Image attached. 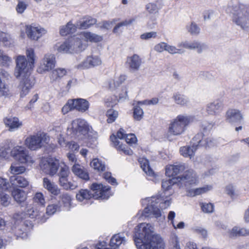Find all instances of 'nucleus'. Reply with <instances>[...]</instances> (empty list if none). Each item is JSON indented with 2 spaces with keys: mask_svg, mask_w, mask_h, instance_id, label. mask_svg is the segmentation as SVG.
<instances>
[{
  "mask_svg": "<svg viewBox=\"0 0 249 249\" xmlns=\"http://www.w3.org/2000/svg\"><path fill=\"white\" fill-rule=\"evenodd\" d=\"M225 119L231 124L237 123L243 119V116L239 110L230 109L226 112Z\"/></svg>",
  "mask_w": 249,
  "mask_h": 249,
  "instance_id": "4be33fe9",
  "label": "nucleus"
},
{
  "mask_svg": "<svg viewBox=\"0 0 249 249\" xmlns=\"http://www.w3.org/2000/svg\"><path fill=\"white\" fill-rule=\"evenodd\" d=\"M134 240L138 249H165V243L161 237L154 233L149 224L141 223L135 228Z\"/></svg>",
  "mask_w": 249,
  "mask_h": 249,
  "instance_id": "f03ea898",
  "label": "nucleus"
},
{
  "mask_svg": "<svg viewBox=\"0 0 249 249\" xmlns=\"http://www.w3.org/2000/svg\"><path fill=\"white\" fill-rule=\"evenodd\" d=\"M71 170L73 174L77 177L85 180L89 179V175L87 170L79 163L74 164Z\"/></svg>",
  "mask_w": 249,
  "mask_h": 249,
  "instance_id": "393cba45",
  "label": "nucleus"
},
{
  "mask_svg": "<svg viewBox=\"0 0 249 249\" xmlns=\"http://www.w3.org/2000/svg\"><path fill=\"white\" fill-rule=\"evenodd\" d=\"M136 19V18H132L128 19H125L121 22L117 24L113 29V32L114 33H117L120 27L123 26H127L132 24Z\"/></svg>",
  "mask_w": 249,
  "mask_h": 249,
  "instance_id": "a18cd8bd",
  "label": "nucleus"
},
{
  "mask_svg": "<svg viewBox=\"0 0 249 249\" xmlns=\"http://www.w3.org/2000/svg\"><path fill=\"white\" fill-rule=\"evenodd\" d=\"M178 46L190 50L195 49L198 53H202L208 49V46L205 43L198 41H182L179 43Z\"/></svg>",
  "mask_w": 249,
  "mask_h": 249,
  "instance_id": "a211bd4d",
  "label": "nucleus"
},
{
  "mask_svg": "<svg viewBox=\"0 0 249 249\" xmlns=\"http://www.w3.org/2000/svg\"><path fill=\"white\" fill-rule=\"evenodd\" d=\"M126 242L125 237L122 234L119 233L114 235L110 241V246L111 249H117L121 245H124Z\"/></svg>",
  "mask_w": 249,
  "mask_h": 249,
  "instance_id": "c756f323",
  "label": "nucleus"
},
{
  "mask_svg": "<svg viewBox=\"0 0 249 249\" xmlns=\"http://www.w3.org/2000/svg\"><path fill=\"white\" fill-rule=\"evenodd\" d=\"M212 187L211 186H206L200 188L190 189L188 191V195L194 197L196 196L200 195L211 190Z\"/></svg>",
  "mask_w": 249,
  "mask_h": 249,
  "instance_id": "f704fd0d",
  "label": "nucleus"
},
{
  "mask_svg": "<svg viewBox=\"0 0 249 249\" xmlns=\"http://www.w3.org/2000/svg\"><path fill=\"white\" fill-rule=\"evenodd\" d=\"M12 195L14 199L19 203H24L26 199V194L25 192L20 189H14L12 193Z\"/></svg>",
  "mask_w": 249,
  "mask_h": 249,
  "instance_id": "e433bc0d",
  "label": "nucleus"
},
{
  "mask_svg": "<svg viewBox=\"0 0 249 249\" xmlns=\"http://www.w3.org/2000/svg\"><path fill=\"white\" fill-rule=\"evenodd\" d=\"M49 141V137L45 133H37L31 135L26 138L24 144L27 147L31 150H37Z\"/></svg>",
  "mask_w": 249,
  "mask_h": 249,
  "instance_id": "1a4fd4ad",
  "label": "nucleus"
},
{
  "mask_svg": "<svg viewBox=\"0 0 249 249\" xmlns=\"http://www.w3.org/2000/svg\"><path fill=\"white\" fill-rule=\"evenodd\" d=\"M26 33L30 39L37 40L42 36L45 35L47 31L43 28L27 25L26 26Z\"/></svg>",
  "mask_w": 249,
  "mask_h": 249,
  "instance_id": "aec40b11",
  "label": "nucleus"
},
{
  "mask_svg": "<svg viewBox=\"0 0 249 249\" xmlns=\"http://www.w3.org/2000/svg\"><path fill=\"white\" fill-rule=\"evenodd\" d=\"M187 30L193 35H197L200 33V29L194 22H192L186 26Z\"/></svg>",
  "mask_w": 249,
  "mask_h": 249,
  "instance_id": "c03bdc74",
  "label": "nucleus"
},
{
  "mask_svg": "<svg viewBox=\"0 0 249 249\" xmlns=\"http://www.w3.org/2000/svg\"><path fill=\"white\" fill-rule=\"evenodd\" d=\"M178 181L177 178H173L163 180L161 187L163 190L162 196L160 197H151L142 200V204L147 206L142 211V215L145 217L158 218L161 216L160 209L167 208L171 204V199L168 196L172 195V186Z\"/></svg>",
  "mask_w": 249,
  "mask_h": 249,
  "instance_id": "f257e3e1",
  "label": "nucleus"
},
{
  "mask_svg": "<svg viewBox=\"0 0 249 249\" xmlns=\"http://www.w3.org/2000/svg\"><path fill=\"white\" fill-rule=\"evenodd\" d=\"M26 213L27 215L31 218H35L38 217V218L40 219V221L43 223L46 221V219L48 218V217H46L44 213L42 215H41L39 213L38 214V212L33 209V208L31 206H27L26 207Z\"/></svg>",
  "mask_w": 249,
  "mask_h": 249,
  "instance_id": "72a5a7b5",
  "label": "nucleus"
},
{
  "mask_svg": "<svg viewBox=\"0 0 249 249\" xmlns=\"http://www.w3.org/2000/svg\"><path fill=\"white\" fill-rule=\"evenodd\" d=\"M157 36V33L154 31L146 32L140 36V38L142 40H148L151 38H155Z\"/></svg>",
  "mask_w": 249,
  "mask_h": 249,
  "instance_id": "e2e57ef3",
  "label": "nucleus"
},
{
  "mask_svg": "<svg viewBox=\"0 0 249 249\" xmlns=\"http://www.w3.org/2000/svg\"><path fill=\"white\" fill-rule=\"evenodd\" d=\"M42 186L44 189L54 196H57L60 194V189L55 182L48 178H43Z\"/></svg>",
  "mask_w": 249,
  "mask_h": 249,
  "instance_id": "b1692460",
  "label": "nucleus"
},
{
  "mask_svg": "<svg viewBox=\"0 0 249 249\" xmlns=\"http://www.w3.org/2000/svg\"><path fill=\"white\" fill-rule=\"evenodd\" d=\"M90 166L98 171H104L106 169L105 164L98 159H94L90 162Z\"/></svg>",
  "mask_w": 249,
  "mask_h": 249,
  "instance_id": "a19ab883",
  "label": "nucleus"
},
{
  "mask_svg": "<svg viewBox=\"0 0 249 249\" xmlns=\"http://www.w3.org/2000/svg\"><path fill=\"white\" fill-rule=\"evenodd\" d=\"M160 7H159L157 3H149L146 5V9L151 14H155L158 12Z\"/></svg>",
  "mask_w": 249,
  "mask_h": 249,
  "instance_id": "13d9d810",
  "label": "nucleus"
},
{
  "mask_svg": "<svg viewBox=\"0 0 249 249\" xmlns=\"http://www.w3.org/2000/svg\"><path fill=\"white\" fill-rule=\"evenodd\" d=\"M80 36L82 38L83 41L97 43L103 40V37L101 36L98 35L94 33L89 32H84L80 34Z\"/></svg>",
  "mask_w": 249,
  "mask_h": 249,
  "instance_id": "c85d7f7f",
  "label": "nucleus"
},
{
  "mask_svg": "<svg viewBox=\"0 0 249 249\" xmlns=\"http://www.w3.org/2000/svg\"><path fill=\"white\" fill-rule=\"evenodd\" d=\"M71 47L69 45V41H67L58 46L57 50L58 52L61 53H72Z\"/></svg>",
  "mask_w": 249,
  "mask_h": 249,
  "instance_id": "09e8293b",
  "label": "nucleus"
},
{
  "mask_svg": "<svg viewBox=\"0 0 249 249\" xmlns=\"http://www.w3.org/2000/svg\"><path fill=\"white\" fill-rule=\"evenodd\" d=\"M67 73V71L64 68H57L53 70L51 75V80L52 81H56L60 79Z\"/></svg>",
  "mask_w": 249,
  "mask_h": 249,
  "instance_id": "58836bf2",
  "label": "nucleus"
},
{
  "mask_svg": "<svg viewBox=\"0 0 249 249\" xmlns=\"http://www.w3.org/2000/svg\"><path fill=\"white\" fill-rule=\"evenodd\" d=\"M177 47L178 48L175 46L170 45L167 44L166 51L171 54H181L184 52V50L180 49V47H178V46Z\"/></svg>",
  "mask_w": 249,
  "mask_h": 249,
  "instance_id": "603ef678",
  "label": "nucleus"
},
{
  "mask_svg": "<svg viewBox=\"0 0 249 249\" xmlns=\"http://www.w3.org/2000/svg\"><path fill=\"white\" fill-rule=\"evenodd\" d=\"M186 168L187 166L184 163H180L177 165H169L166 166L165 174L168 177L174 178Z\"/></svg>",
  "mask_w": 249,
  "mask_h": 249,
  "instance_id": "412c9836",
  "label": "nucleus"
},
{
  "mask_svg": "<svg viewBox=\"0 0 249 249\" xmlns=\"http://www.w3.org/2000/svg\"><path fill=\"white\" fill-rule=\"evenodd\" d=\"M167 43L161 42L156 44L154 47V50L159 53H161L166 50Z\"/></svg>",
  "mask_w": 249,
  "mask_h": 249,
  "instance_id": "774afa93",
  "label": "nucleus"
},
{
  "mask_svg": "<svg viewBox=\"0 0 249 249\" xmlns=\"http://www.w3.org/2000/svg\"><path fill=\"white\" fill-rule=\"evenodd\" d=\"M56 63L55 57L54 54H46L41 60L40 65L37 69V71L40 73H44L53 70Z\"/></svg>",
  "mask_w": 249,
  "mask_h": 249,
  "instance_id": "2eb2a0df",
  "label": "nucleus"
},
{
  "mask_svg": "<svg viewBox=\"0 0 249 249\" xmlns=\"http://www.w3.org/2000/svg\"><path fill=\"white\" fill-rule=\"evenodd\" d=\"M9 171L12 174L18 175L24 173L26 171V168L19 163L13 162L11 164Z\"/></svg>",
  "mask_w": 249,
  "mask_h": 249,
  "instance_id": "ea45409f",
  "label": "nucleus"
},
{
  "mask_svg": "<svg viewBox=\"0 0 249 249\" xmlns=\"http://www.w3.org/2000/svg\"><path fill=\"white\" fill-rule=\"evenodd\" d=\"M126 64L130 71L135 72L140 69L142 64V59L137 54H133L127 57Z\"/></svg>",
  "mask_w": 249,
  "mask_h": 249,
  "instance_id": "6ab92c4d",
  "label": "nucleus"
},
{
  "mask_svg": "<svg viewBox=\"0 0 249 249\" xmlns=\"http://www.w3.org/2000/svg\"><path fill=\"white\" fill-rule=\"evenodd\" d=\"M249 235V229L241 228L238 226L233 227L228 231V236L230 238H236L239 236Z\"/></svg>",
  "mask_w": 249,
  "mask_h": 249,
  "instance_id": "bb28decb",
  "label": "nucleus"
},
{
  "mask_svg": "<svg viewBox=\"0 0 249 249\" xmlns=\"http://www.w3.org/2000/svg\"><path fill=\"white\" fill-rule=\"evenodd\" d=\"M10 156L20 163L32 165L35 161L25 147L17 145L10 151Z\"/></svg>",
  "mask_w": 249,
  "mask_h": 249,
  "instance_id": "9d476101",
  "label": "nucleus"
},
{
  "mask_svg": "<svg viewBox=\"0 0 249 249\" xmlns=\"http://www.w3.org/2000/svg\"><path fill=\"white\" fill-rule=\"evenodd\" d=\"M93 191H95L94 195L87 189H81L76 194V198L79 201H82L84 199H89L92 197L96 198L107 199L109 196L110 187L103 186L102 184L93 183L90 187Z\"/></svg>",
  "mask_w": 249,
  "mask_h": 249,
  "instance_id": "20e7f679",
  "label": "nucleus"
},
{
  "mask_svg": "<svg viewBox=\"0 0 249 249\" xmlns=\"http://www.w3.org/2000/svg\"><path fill=\"white\" fill-rule=\"evenodd\" d=\"M202 211L205 213H211L213 211V205L211 203H201Z\"/></svg>",
  "mask_w": 249,
  "mask_h": 249,
  "instance_id": "680f3d73",
  "label": "nucleus"
},
{
  "mask_svg": "<svg viewBox=\"0 0 249 249\" xmlns=\"http://www.w3.org/2000/svg\"><path fill=\"white\" fill-rule=\"evenodd\" d=\"M10 197L4 193H0V203L4 207H7L10 204Z\"/></svg>",
  "mask_w": 249,
  "mask_h": 249,
  "instance_id": "0e129e2a",
  "label": "nucleus"
},
{
  "mask_svg": "<svg viewBox=\"0 0 249 249\" xmlns=\"http://www.w3.org/2000/svg\"><path fill=\"white\" fill-rule=\"evenodd\" d=\"M126 79V76L124 75H121L116 78L113 82V84H109V87L111 89H114L118 87L120 84L123 83Z\"/></svg>",
  "mask_w": 249,
  "mask_h": 249,
  "instance_id": "052dcab7",
  "label": "nucleus"
},
{
  "mask_svg": "<svg viewBox=\"0 0 249 249\" xmlns=\"http://www.w3.org/2000/svg\"><path fill=\"white\" fill-rule=\"evenodd\" d=\"M178 181L184 184L186 187L195 185L198 183V176L192 169L186 171L181 176L177 177Z\"/></svg>",
  "mask_w": 249,
  "mask_h": 249,
  "instance_id": "4468645a",
  "label": "nucleus"
},
{
  "mask_svg": "<svg viewBox=\"0 0 249 249\" xmlns=\"http://www.w3.org/2000/svg\"><path fill=\"white\" fill-rule=\"evenodd\" d=\"M89 102L84 99L78 98L70 99L62 108V112L64 114L69 111L76 109L81 112H85L89 109Z\"/></svg>",
  "mask_w": 249,
  "mask_h": 249,
  "instance_id": "6e6552de",
  "label": "nucleus"
},
{
  "mask_svg": "<svg viewBox=\"0 0 249 249\" xmlns=\"http://www.w3.org/2000/svg\"><path fill=\"white\" fill-rule=\"evenodd\" d=\"M68 41L69 45L71 46V48L72 53L81 52L86 48V43L83 42L82 38L80 36L72 38Z\"/></svg>",
  "mask_w": 249,
  "mask_h": 249,
  "instance_id": "5701e85b",
  "label": "nucleus"
},
{
  "mask_svg": "<svg viewBox=\"0 0 249 249\" xmlns=\"http://www.w3.org/2000/svg\"><path fill=\"white\" fill-rule=\"evenodd\" d=\"M19 87L20 89V96L23 97L26 96L29 92L30 90L34 86L35 81L33 76L30 75V74L23 75Z\"/></svg>",
  "mask_w": 249,
  "mask_h": 249,
  "instance_id": "f3484780",
  "label": "nucleus"
},
{
  "mask_svg": "<svg viewBox=\"0 0 249 249\" xmlns=\"http://www.w3.org/2000/svg\"><path fill=\"white\" fill-rule=\"evenodd\" d=\"M102 62V60L99 55L92 54L87 56L83 61L77 65V68L80 70L88 69L100 66Z\"/></svg>",
  "mask_w": 249,
  "mask_h": 249,
  "instance_id": "dca6fc26",
  "label": "nucleus"
},
{
  "mask_svg": "<svg viewBox=\"0 0 249 249\" xmlns=\"http://www.w3.org/2000/svg\"><path fill=\"white\" fill-rule=\"evenodd\" d=\"M10 181L12 185L24 188L29 184L28 181L21 176H12L10 178Z\"/></svg>",
  "mask_w": 249,
  "mask_h": 249,
  "instance_id": "7c9ffc66",
  "label": "nucleus"
},
{
  "mask_svg": "<svg viewBox=\"0 0 249 249\" xmlns=\"http://www.w3.org/2000/svg\"><path fill=\"white\" fill-rule=\"evenodd\" d=\"M10 147L8 144L0 146V158L7 159L10 156Z\"/></svg>",
  "mask_w": 249,
  "mask_h": 249,
  "instance_id": "37998d69",
  "label": "nucleus"
},
{
  "mask_svg": "<svg viewBox=\"0 0 249 249\" xmlns=\"http://www.w3.org/2000/svg\"><path fill=\"white\" fill-rule=\"evenodd\" d=\"M16 68L15 75L17 78L23 75L30 74V71L33 69L34 66H31L30 62L27 61L25 56L18 55L16 59Z\"/></svg>",
  "mask_w": 249,
  "mask_h": 249,
  "instance_id": "f8f14e48",
  "label": "nucleus"
},
{
  "mask_svg": "<svg viewBox=\"0 0 249 249\" xmlns=\"http://www.w3.org/2000/svg\"><path fill=\"white\" fill-rule=\"evenodd\" d=\"M26 54L28 58V61L31 66H34L36 59V55L34 50L32 48H27L26 51Z\"/></svg>",
  "mask_w": 249,
  "mask_h": 249,
  "instance_id": "6e6d98bb",
  "label": "nucleus"
},
{
  "mask_svg": "<svg viewBox=\"0 0 249 249\" xmlns=\"http://www.w3.org/2000/svg\"><path fill=\"white\" fill-rule=\"evenodd\" d=\"M107 123H112L114 122L118 117V113L114 109H110L107 111Z\"/></svg>",
  "mask_w": 249,
  "mask_h": 249,
  "instance_id": "5fc2aeb1",
  "label": "nucleus"
},
{
  "mask_svg": "<svg viewBox=\"0 0 249 249\" xmlns=\"http://www.w3.org/2000/svg\"><path fill=\"white\" fill-rule=\"evenodd\" d=\"M0 62L1 65L4 67H9L12 62L11 57L3 53L0 57Z\"/></svg>",
  "mask_w": 249,
  "mask_h": 249,
  "instance_id": "4d7b16f0",
  "label": "nucleus"
},
{
  "mask_svg": "<svg viewBox=\"0 0 249 249\" xmlns=\"http://www.w3.org/2000/svg\"><path fill=\"white\" fill-rule=\"evenodd\" d=\"M96 21L95 18L87 17L84 18L82 20L77 22L76 25L79 29H85L95 24Z\"/></svg>",
  "mask_w": 249,
  "mask_h": 249,
  "instance_id": "473e14b6",
  "label": "nucleus"
},
{
  "mask_svg": "<svg viewBox=\"0 0 249 249\" xmlns=\"http://www.w3.org/2000/svg\"><path fill=\"white\" fill-rule=\"evenodd\" d=\"M125 131L123 128H120L117 133L116 136L113 135L110 136V140L113 146L120 151H122L126 155H131L132 151L125 144H122L117 139H125L126 135Z\"/></svg>",
  "mask_w": 249,
  "mask_h": 249,
  "instance_id": "ddd939ff",
  "label": "nucleus"
},
{
  "mask_svg": "<svg viewBox=\"0 0 249 249\" xmlns=\"http://www.w3.org/2000/svg\"><path fill=\"white\" fill-rule=\"evenodd\" d=\"M34 203L41 207H44L46 204L44 196L41 192L36 193L33 197Z\"/></svg>",
  "mask_w": 249,
  "mask_h": 249,
  "instance_id": "79ce46f5",
  "label": "nucleus"
},
{
  "mask_svg": "<svg viewBox=\"0 0 249 249\" xmlns=\"http://www.w3.org/2000/svg\"><path fill=\"white\" fill-rule=\"evenodd\" d=\"M139 162H140L141 168L147 175L150 177H153L154 176V172L150 168L149 165V161L146 159L143 158H140Z\"/></svg>",
  "mask_w": 249,
  "mask_h": 249,
  "instance_id": "c9c22d12",
  "label": "nucleus"
},
{
  "mask_svg": "<svg viewBox=\"0 0 249 249\" xmlns=\"http://www.w3.org/2000/svg\"><path fill=\"white\" fill-rule=\"evenodd\" d=\"M172 98L176 104L181 106H187L190 104L189 99L179 92L174 93Z\"/></svg>",
  "mask_w": 249,
  "mask_h": 249,
  "instance_id": "2f4dec72",
  "label": "nucleus"
},
{
  "mask_svg": "<svg viewBox=\"0 0 249 249\" xmlns=\"http://www.w3.org/2000/svg\"><path fill=\"white\" fill-rule=\"evenodd\" d=\"M212 142L210 137L204 135L202 133H198L192 140V146H185L180 147L179 152L181 155L185 158L191 159L195 155V151L198 145L202 146H210Z\"/></svg>",
  "mask_w": 249,
  "mask_h": 249,
  "instance_id": "39448f33",
  "label": "nucleus"
},
{
  "mask_svg": "<svg viewBox=\"0 0 249 249\" xmlns=\"http://www.w3.org/2000/svg\"><path fill=\"white\" fill-rule=\"evenodd\" d=\"M196 121V119L194 116L185 114L178 115L170 122L166 134L167 138L183 134L186 131L187 126Z\"/></svg>",
  "mask_w": 249,
  "mask_h": 249,
  "instance_id": "7ed1b4c3",
  "label": "nucleus"
},
{
  "mask_svg": "<svg viewBox=\"0 0 249 249\" xmlns=\"http://www.w3.org/2000/svg\"><path fill=\"white\" fill-rule=\"evenodd\" d=\"M11 93L8 85L3 83L0 79V97H7Z\"/></svg>",
  "mask_w": 249,
  "mask_h": 249,
  "instance_id": "3c124183",
  "label": "nucleus"
},
{
  "mask_svg": "<svg viewBox=\"0 0 249 249\" xmlns=\"http://www.w3.org/2000/svg\"><path fill=\"white\" fill-rule=\"evenodd\" d=\"M231 16L232 21L242 29L248 27L249 24V13L248 8L243 4H237L231 8Z\"/></svg>",
  "mask_w": 249,
  "mask_h": 249,
  "instance_id": "423d86ee",
  "label": "nucleus"
},
{
  "mask_svg": "<svg viewBox=\"0 0 249 249\" xmlns=\"http://www.w3.org/2000/svg\"><path fill=\"white\" fill-rule=\"evenodd\" d=\"M61 199L65 207H70L71 205V197L68 194H63L61 196Z\"/></svg>",
  "mask_w": 249,
  "mask_h": 249,
  "instance_id": "69168bd1",
  "label": "nucleus"
},
{
  "mask_svg": "<svg viewBox=\"0 0 249 249\" xmlns=\"http://www.w3.org/2000/svg\"><path fill=\"white\" fill-rule=\"evenodd\" d=\"M59 165L58 160L51 157L43 158L40 162L41 169L45 173L51 176L56 173Z\"/></svg>",
  "mask_w": 249,
  "mask_h": 249,
  "instance_id": "9b49d317",
  "label": "nucleus"
},
{
  "mask_svg": "<svg viewBox=\"0 0 249 249\" xmlns=\"http://www.w3.org/2000/svg\"><path fill=\"white\" fill-rule=\"evenodd\" d=\"M78 28L74 25L72 24L71 22L67 23L66 26H63L60 29V34L61 36H66L69 34H72L76 31V28Z\"/></svg>",
  "mask_w": 249,
  "mask_h": 249,
  "instance_id": "4c0bfd02",
  "label": "nucleus"
},
{
  "mask_svg": "<svg viewBox=\"0 0 249 249\" xmlns=\"http://www.w3.org/2000/svg\"><path fill=\"white\" fill-rule=\"evenodd\" d=\"M59 207L56 204L49 205L46 209V214L47 215L53 214L55 212L58 210Z\"/></svg>",
  "mask_w": 249,
  "mask_h": 249,
  "instance_id": "338daca9",
  "label": "nucleus"
},
{
  "mask_svg": "<svg viewBox=\"0 0 249 249\" xmlns=\"http://www.w3.org/2000/svg\"><path fill=\"white\" fill-rule=\"evenodd\" d=\"M136 19V18H132L128 19H125L121 22L117 24L113 29V32L114 33H117L120 27L123 26H127L132 24Z\"/></svg>",
  "mask_w": 249,
  "mask_h": 249,
  "instance_id": "49530a36",
  "label": "nucleus"
},
{
  "mask_svg": "<svg viewBox=\"0 0 249 249\" xmlns=\"http://www.w3.org/2000/svg\"><path fill=\"white\" fill-rule=\"evenodd\" d=\"M70 135L77 136L81 139L86 138L89 133H93L92 127L87 121L83 119H76L72 121L68 127Z\"/></svg>",
  "mask_w": 249,
  "mask_h": 249,
  "instance_id": "0eeeda50",
  "label": "nucleus"
},
{
  "mask_svg": "<svg viewBox=\"0 0 249 249\" xmlns=\"http://www.w3.org/2000/svg\"><path fill=\"white\" fill-rule=\"evenodd\" d=\"M62 128L60 126H56L54 127L52 130L51 132L52 133L57 132V139L58 142L61 146H63L65 144V141L64 138L62 137V135L61 134Z\"/></svg>",
  "mask_w": 249,
  "mask_h": 249,
  "instance_id": "de8ad7c7",
  "label": "nucleus"
},
{
  "mask_svg": "<svg viewBox=\"0 0 249 249\" xmlns=\"http://www.w3.org/2000/svg\"><path fill=\"white\" fill-rule=\"evenodd\" d=\"M222 103L220 101L215 100L207 104L206 111L209 115H216L222 109Z\"/></svg>",
  "mask_w": 249,
  "mask_h": 249,
  "instance_id": "a878e982",
  "label": "nucleus"
},
{
  "mask_svg": "<svg viewBox=\"0 0 249 249\" xmlns=\"http://www.w3.org/2000/svg\"><path fill=\"white\" fill-rule=\"evenodd\" d=\"M171 249H181L179 244V239L176 234L172 235L170 239Z\"/></svg>",
  "mask_w": 249,
  "mask_h": 249,
  "instance_id": "bf43d9fd",
  "label": "nucleus"
},
{
  "mask_svg": "<svg viewBox=\"0 0 249 249\" xmlns=\"http://www.w3.org/2000/svg\"><path fill=\"white\" fill-rule=\"evenodd\" d=\"M0 41L2 42L4 46L9 47L12 40L8 35L0 31Z\"/></svg>",
  "mask_w": 249,
  "mask_h": 249,
  "instance_id": "864d4df0",
  "label": "nucleus"
},
{
  "mask_svg": "<svg viewBox=\"0 0 249 249\" xmlns=\"http://www.w3.org/2000/svg\"><path fill=\"white\" fill-rule=\"evenodd\" d=\"M143 116V111L139 106H136L133 108V117L135 120L140 121Z\"/></svg>",
  "mask_w": 249,
  "mask_h": 249,
  "instance_id": "8fccbe9b",
  "label": "nucleus"
},
{
  "mask_svg": "<svg viewBox=\"0 0 249 249\" xmlns=\"http://www.w3.org/2000/svg\"><path fill=\"white\" fill-rule=\"evenodd\" d=\"M4 124L9 128V130L13 131L20 128L22 125V122L19 121L16 117H7L3 120Z\"/></svg>",
  "mask_w": 249,
  "mask_h": 249,
  "instance_id": "cd10ccee",
  "label": "nucleus"
}]
</instances>
